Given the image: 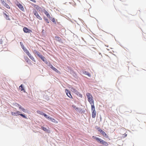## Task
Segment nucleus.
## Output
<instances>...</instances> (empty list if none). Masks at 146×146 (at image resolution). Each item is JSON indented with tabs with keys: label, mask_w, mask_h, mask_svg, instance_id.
Listing matches in <instances>:
<instances>
[{
	"label": "nucleus",
	"mask_w": 146,
	"mask_h": 146,
	"mask_svg": "<svg viewBox=\"0 0 146 146\" xmlns=\"http://www.w3.org/2000/svg\"><path fill=\"white\" fill-rule=\"evenodd\" d=\"M86 96L88 98V100L91 105V106H94V100L93 97L90 93H88L86 94Z\"/></svg>",
	"instance_id": "f257e3e1"
},
{
	"label": "nucleus",
	"mask_w": 146,
	"mask_h": 146,
	"mask_svg": "<svg viewBox=\"0 0 146 146\" xmlns=\"http://www.w3.org/2000/svg\"><path fill=\"white\" fill-rule=\"evenodd\" d=\"M91 107L92 115L93 118L95 117L96 116V111L95 106H93Z\"/></svg>",
	"instance_id": "f03ea898"
},
{
	"label": "nucleus",
	"mask_w": 146,
	"mask_h": 146,
	"mask_svg": "<svg viewBox=\"0 0 146 146\" xmlns=\"http://www.w3.org/2000/svg\"><path fill=\"white\" fill-rule=\"evenodd\" d=\"M1 3L7 9H10V6L7 4L6 3L5 0H1Z\"/></svg>",
	"instance_id": "7ed1b4c3"
},
{
	"label": "nucleus",
	"mask_w": 146,
	"mask_h": 146,
	"mask_svg": "<svg viewBox=\"0 0 146 146\" xmlns=\"http://www.w3.org/2000/svg\"><path fill=\"white\" fill-rule=\"evenodd\" d=\"M33 13L36 16V17L40 20H41L42 19L41 17L38 14L37 12L35 10L33 11Z\"/></svg>",
	"instance_id": "20e7f679"
},
{
	"label": "nucleus",
	"mask_w": 146,
	"mask_h": 146,
	"mask_svg": "<svg viewBox=\"0 0 146 146\" xmlns=\"http://www.w3.org/2000/svg\"><path fill=\"white\" fill-rule=\"evenodd\" d=\"M65 92L67 96L70 98H73L70 92L67 89H65Z\"/></svg>",
	"instance_id": "39448f33"
},
{
	"label": "nucleus",
	"mask_w": 146,
	"mask_h": 146,
	"mask_svg": "<svg viewBox=\"0 0 146 146\" xmlns=\"http://www.w3.org/2000/svg\"><path fill=\"white\" fill-rule=\"evenodd\" d=\"M23 30L24 32L26 33H30L32 32L31 30L29 29L26 27H24L23 28Z\"/></svg>",
	"instance_id": "423d86ee"
},
{
	"label": "nucleus",
	"mask_w": 146,
	"mask_h": 146,
	"mask_svg": "<svg viewBox=\"0 0 146 146\" xmlns=\"http://www.w3.org/2000/svg\"><path fill=\"white\" fill-rule=\"evenodd\" d=\"M16 5L22 11H23L24 10V9L23 6L19 3L17 2V3H16Z\"/></svg>",
	"instance_id": "0eeeda50"
},
{
	"label": "nucleus",
	"mask_w": 146,
	"mask_h": 146,
	"mask_svg": "<svg viewBox=\"0 0 146 146\" xmlns=\"http://www.w3.org/2000/svg\"><path fill=\"white\" fill-rule=\"evenodd\" d=\"M16 112H17V114H18V115H20L21 117H23V118H24L26 119H27V117L25 115L23 114L20 113H19L20 112L19 111H17Z\"/></svg>",
	"instance_id": "6e6552de"
},
{
	"label": "nucleus",
	"mask_w": 146,
	"mask_h": 146,
	"mask_svg": "<svg viewBox=\"0 0 146 146\" xmlns=\"http://www.w3.org/2000/svg\"><path fill=\"white\" fill-rule=\"evenodd\" d=\"M92 137L93 139H95L99 143H100V141H101L102 140L101 139L94 136H93Z\"/></svg>",
	"instance_id": "1a4fd4ad"
},
{
	"label": "nucleus",
	"mask_w": 146,
	"mask_h": 146,
	"mask_svg": "<svg viewBox=\"0 0 146 146\" xmlns=\"http://www.w3.org/2000/svg\"><path fill=\"white\" fill-rule=\"evenodd\" d=\"M100 143L106 146H108V144L107 142L102 139L101 141H100Z\"/></svg>",
	"instance_id": "9d476101"
},
{
	"label": "nucleus",
	"mask_w": 146,
	"mask_h": 146,
	"mask_svg": "<svg viewBox=\"0 0 146 146\" xmlns=\"http://www.w3.org/2000/svg\"><path fill=\"white\" fill-rule=\"evenodd\" d=\"M3 14L4 17L6 19L9 20H10V19L9 18V15H7L4 12H3Z\"/></svg>",
	"instance_id": "9b49d317"
},
{
	"label": "nucleus",
	"mask_w": 146,
	"mask_h": 146,
	"mask_svg": "<svg viewBox=\"0 0 146 146\" xmlns=\"http://www.w3.org/2000/svg\"><path fill=\"white\" fill-rule=\"evenodd\" d=\"M38 56H39L43 61H45V59H46L43 56L40 54V53H38V55H37Z\"/></svg>",
	"instance_id": "f8f14e48"
},
{
	"label": "nucleus",
	"mask_w": 146,
	"mask_h": 146,
	"mask_svg": "<svg viewBox=\"0 0 146 146\" xmlns=\"http://www.w3.org/2000/svg\"><path fill=\"white\" fill-rule=\"evenodd\" d=\"M101 133L103 137L106 138H108V135L104 131H103Z\"/></svg>",
	"instance_id": "ddd939ff"
},
{
	"label": "nucleus",
	"mask_w": 146,
	"mask_h": 146,
	"mask_svg": "<svg viewBox=\"0 0 146 146\" xmlns=\"http://www.w3.org/2000/svg\"><path fill=\"white\" fill-rule=\"evenodd\" d=\"M19 89L21 90V91H23L24 92H25V90L23 88L22 84H21V85L19 86Z\"/></svg>",
	"instance_id": "4468645a"
},
{
	"label": "nucleus",
	"mask_w": 146,
	"mask_h": 146,
	"mask_svg": "<svg viewBox=\"0 0 146 146\" xmlns=\"http://www.w3.org/2000/svg\"><path fill=\"white\" fill-rule=\"evenodd\" d=\"M44 13L48 18H49V19H50V15L47 12V11H44Z\"/></svg>",
	"instance_id": "2eb2a0df"
},
{
	"label": "nucleus",
	"mask_w": 146,
	"mask_h": 146,
	"mask_svg": "<svg viewBox=\"0 0 146 146\" xmlns=\"http://www.w3.org/2000/svg\"><path fill=\"white\" fill-rule=\"evenodd\" d=\"M50 119L51 120V121L55 123H57L58 121L55 120L54 119L51 117H50Z\"/></svg>",
	"instance_id": "dca6fc26"
},
{
	"label": "nucleus",
	"mask_w": 146,
	"mask_h": 146,
	"mask_svg": "<svg viewBox=\"0 0 146 146\" xmlns=\"http://www.w3.org/2000/svg\"><path fill=\"white\" fill-rule=\"evenodd\" d=\"M53 70H54V71L56 72L57 73H58V74H61L60 72L57 70V69L55 68V67H54V68H53V69H52Z\"/></svg>",
	"instance_id": "f3484780"
},
{
	"label": "nucleus",
	"mask_w": 146,
	"mask_h": 146,
	"mask_svg": "<svg viewBox=\"0 0 146 146\" xmlns=\"http://www.w3.org/2000/svg\"><path fill=\"white\" fill-rule=\"evenodd\" d=\"M83 73L84 74L87 75L88 76L90 77L91 76V75L88 72L85 71Z\"/></svg>",
	"instance_id": "a211bd4d"
},
{
	"label": "nucleus",
	"mask_w": 146,
	"mask_h": 146,
	"mask_svg": "<svg viewBox=\"0 0 146 146\" xmlns=\"http://www.w3.org/2000/svg\"><path fill=\"white\" fill-rule=\"evenodd\" d=\"M36 112L42 115H43L44 114V113L43 112L40 111L39 110L37 111Z\"/></svg>",
	"instance_id": "6ab92c4d"
},
{
	"label": "nucleus",
	"mask_w": 146,
	"mask_h": 146,
	"mask_svg": "<svg viewBox=\"0 0 146 146\" xmlns=\"http://www.w3.org/2000/svg\"><path fill=\"white\" fill-rule=\"evenodd\" d=\"M71 90L74 92H78L73 87L71 88Z\"/></svg>",
	"instance_id": "aec40b11"
},
{
	"label": "nucleus",
	"mask_w": 146,
	"mask_h": 146,
	"mask_svg": "<svg viewBox=\"0 0 146 146\" xmlns=\"http://www.w3.org/2000/svg\"><path fill=\"white\" fill-rule=\"evenodd\" d=\"M24 59L27 62H28L30 61V59L27 56H25Z\"/></svg>",
	"instance_id": "412c9836"
},
{
	"label": "nucleus",
	"mask_w": 146,
	"mask_h": 146,
	"mask_svg": "<svg viewBox=\"0 0 146 146\" xmlns=\"http://www.w3.org/2000/svg\"><path fill=\"white\" fill-rule=\"evenodd\" d=\"M11 114L12 115L17 116L18 115V114H17V112H11Z\"/></svg>",
	"instance_id": "4be33fe9"
},
{
	"label": "nucleus",
	"mask_w": 146,
	"mask_h": 146,
	"mask_svg": "<svg viewBox=\"0 0 146 146\" xmlns=\"http://www.w3.org/2000/svg\"><path fill=\"white\" fill-rule=\"evenodd\" d=\"M41 129L45 131H48V130L46 128L43 126L41 127Z\"/></svg>",
	"instance_id": "5701e85b"
},
{
	"label": "nucleus",
	"mask_w": 146,
	"mask_h": 146,
	"mask_svg": "<svg viewBox=\"0 0 146 146\" xmlns=\"http://www.w3.org/2000/svg\"><path fill=\"white\" fill-rule=\"evenodd\" d=\"M43 115L47 119H49L50 117L49 116L47 115L45 113H44Z\"/></svg>",
	"instance_id": "b1692460"
},
{
	"label": "nucleus",
	"mask_w": 146,
	"mask_h": 146,
	"mask_svg": "<svg viewBox=\"0 0 146 146\" xmlns=\"http://www.w3.org/2000/svg\"><path fill=\"white\" fill-rule=\"evenodd\" d=\"M29 58L32 60H33V61H35V58H34V57H33V56H32V55L31 56H30V57H29Z\"/></svg>",
	"instance_id": "393cba45"
},
{
	"label": "nucleus",
	"mask_w": 146,
	"mask_h": 146,
	"mask_svg": "<svg viewBox=\"0 0 146 146\" xmlns=\"http://www.w3.org/2000/svg\"><path fill=\"white\" fill-rule=\"evenodd\" d=\"M97 130L99 132H100V133H101L103 131V130L101 129L100 127H98L97 128Z\"/></svg>",
	"instance_id": "a878e982"
},
{
	"label": "nucleus",
	"mask_w": 146,
	"mask_h": 146,
	"mask_svg": "<svg viewBox=\"0 0 146 146\" xmlns=\"http://www.w3.org/2000/svg\"><path fill=\"white\" fill-rule=\"evenodd\" d=\"M97 130L99 132H100V133H101L103 131V130L101 129L100 127H98L97 128Z\"/></svg>",
	"instance_id": "bb28decb"
},
{
	"label": "nucleus",
	"mask_w": 146,
	"mask_h": 146,
	"mask_svg": "<svg viewBox=\"0 0 146 146\" xmlns=\"http://www.w3.org/2000/svg\"><path fill=\"white\" fill-rule=\"evenodd\" d=\"M97 130L99 132H100V133H101L103 131V130L101 129L100 127H98L97 128Z\"/></svg>",
	"instance_id": "cd10ccee"
},
{
	"label": "nucleus",
	"mask_w": 146,
	"mask_h": 146,
	"mask_svg": "<svg viewBox=\"0 0 146 146\" xmlns=\"http://www.w3.org/2000/svg\"><path fill=\"white\" fill-rule=\"evenodd\" d=\"M50 19L51 20V21H52L53 22L56 23V22L55 21V19L54 18H50Z\"/></svg>",
	"instance_id": "c85d7f7f"
},
{
	"label": "nucleus",
	"mask_w": 146,
	"mask_h": 146,
	"mask_svg": "<svg viewBox=\"0 0 146 146\" xmlns=\"http://www.w3.org/2000/svg\"><path fill=\"white\" fill-rule=\"evenodd\" d=\"M44 20L47 23H49V21L48 20V19L46 18H44Z\"/></svg>",
	"instance_id": "c756f323"
},
{
	"label": "nucleus",
	"mask_w": 146,
	"mask_h": 146,
	"mask_svg": "<svg viewBox=\"0 0 146 146\" xmlns=\"http://www.w3.org/2000/svg\"><path fill=\"white\" fill-rule=\"evenodd\" d=\"M72 107L76 110L78 109V108L74 105H72Z\"/></svg>",
	"instance_id": "7c9ffc66"
},
{
	"label": "nucleus",
	"mask_w": 146,
	"mask_h": 146,
	"mask_svg": "<svg viewBox=\"0 0 146 146\" xmlns=\"http://www.w3.org/2000/svg\"><path fill=\"white\" fill-rule=\"evenodd\" d=\"M34 52L36 54H37V55H38V53H39V52H37V51H36V50H34Z\"/></svg>",
	"instance_id": "2f4dec72"
},
{
	"label": "nucleus",
	"mask_w": 146,
	"mask_h": 146,
	"mask_svg": "<svg viewBox=\"0 0 146 146\" xmlns=\"http://www.w3.org/2000/svg\"><path fill=\"white\" fill-rule=\"evenodd\" d=\"M23 112L26 113L27 112L26 110H25L24 108H23L21 110Z\"/></svg>",
	"instance_id": "473e14b6"
},
{
	"label": "nucleus",
	"mask_w": 146,
	"mask_h": 146,
	"mask_svg": "<svg viewBox=\"0 0 146 146\" xmlns=\"http://www.w3.org/2000/svg\"><path fill=\"white\" fill-rule=\"evenodd\" d=\"M49 66L51 68L52 70L53 69V68H54V67L52 64L49 65Z\"/></svg>",
	"instance_id": "72a5a7b5"
},
{
	"label": "nucleus",
	"mask_w": 146,
	"mask_h": 146,
	"mask_svg": "<svg viewBox=\"0 0 146 146\" xmlns=\"http://www.w3.org/2000/svg\"><path fill=\"white\" fill-rule=\"evenodd\" d=\"M127 136V134L126 133H125L123 134V137L124 138L126 137Z\"/></svg>",
	"instance_id": "f704fd0d"
},
{
	"label": "nucleus",
	"mask_w": 146,
	"mask_h": 146,
	"mask_svg": "<svg viewBox=\"0 0 146 146\" xmlns=\"http://www.w3.org/2000/svg\"><path fill=\"white\" fill-rule=\"evenodd\" d=\"M17 105H18V106H19V109H21L22 110V109H23V108H22V106H21L19 104H17Z\"/></svg>",
	"instance_id": "c9c22d12"
},
{
	"label": "nucleus",
	"mask_w": 146,
	"mask_h": 146,
	"mask_svg": "<svg viewBox=\"0 0 146 146\" xmlns=\"http://www.w3.org/2000/svg\"><path fill=\"white\" fill-rule=\"evenodd\" d=\"M25 52L27 55H28L29 53V51L27 50H26V51H25Z\"/></svg>",
	"instance_id": "e433bc0d"
},
{
	"label": "nucleus",
	"mask_w": 146,
	"mask_h": 146,
	"mask_svg": "<svg viewBox=\"0 0 146 146\" xmlns=\"http://www.w3.org/2000/svg\"><path fill=\"white\" fill-rule=\"evenodd\" d=\"M77 93H78L79 95V96L80 97L82 98V95L81 94H80V93H79L78 92Z\"/></svg>",
	"instance_id": "4c0bfd02"
},
{
	"label": "nucleus",
	"mask_w": 146,
	"mask_h": 146,
	"mask_svg": "<svg viewBox=\"0 0 146 146\" xmlns=\"http://www.w3.org/2000/svg\"><path fill=\"white\" fill-rule=\"evenodd\" d=\"M23 46H22L23 49L25 52L26 51V50H27V49H26V48H24Z\"/></svg>",
	"instance_id": "58836bf2"
},
{
	"label": "nucleus",
	"mask_w": 146,
	"mask_h": 146,
	"mask_svg": "<svg viewBox=\"0 0 146 146\" xmlns=\"http://www.w3.org/2000/svg\"><path fill=\"white\" fill-rule=\"evenodd\" d=\"M144 39L145 41H146V35L144 36Z\"/></svg>",
	"instance_id": "ea45409f"
},
{
	"label": "nucleus",
	"mask_w": 146,
	"mask_h": 146,
	"mask_svg": "<svg viewBox=\"0 0 146 146\" xmlns=\"http://www.w3.org/2000/svg\"><path fill=\"white\" fill-rule=\"evenodd\" d=\"M55 38H57L58 39H59L60 40L61 39L59 37L56 36V37H55Z\"/></svg>",
	"instance_id": "a19ab883"
},
{
	"label": "nucleus",
	"mask_w": 146,
	"mask_h": 146,
	"mask_svg": "<svg viewBox=\"0 0 146 146\" xmlns=\"http://www.w3.org/2000/svg\"><path fill=\"white\" fill-rule=\"evenodd\" d=\"M30 1L34 2V3H35L36 2V1L35 0H30Z\"/></svg>",
	"instance_id": "79ce46f5"
},
{
	"label": "nucleus",
	"mask_w": 146,
	"mask_h": 146,
	"mask_svg": "<svg viewBox=\"0 0 146 146\" xmlns=\"http://www.w3.org/2000/svg\"><path fill=\"white\" fill-rule=\"evenodd\" d=\"M27 55L29 56V57H30V56H31V55L30 53H29V54Z\"/></svg>",
	"instance_id": "37998d69"
},
{
	"label": "nucleus",
	"mask_w": 146,
	"mask_h": 146,
	"mask_svg": "<svg viewBox=\"0 0 146 146\" xmlns=\"http://www.w3.org/2000/svg\"><path fill=\"white\" fill-rule=\"evenodd\" d=\"M20 44H21V46H22L21 44H22L21 42H20Z\"/></svg>",
	"instance_id": "c03bdc74"
}]
</instances>
